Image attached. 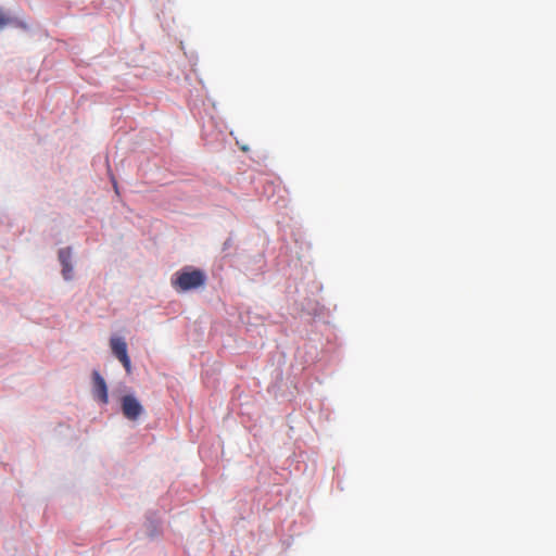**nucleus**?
<instances>
[{
	"mask_svg": "<svg viewBox=\"0 0 556 556\" xmlns=\"http://www.w3.org/2000/svg\"><path fill=\"white\" fill-rule=\"evenodd\" d=\"M205 282V275L200 269L193 270H181L176 273L175 279H173V287L177 291H188L191 289L200 288Z\"/></svg>",
	"mask_w": 556,
	"mask_h": 556,
	"instance_id": "nucleus-1",
	"label": "nucleus"
},
{
	"mask_svg": "<svg viewBox=\"0 0 556 556\" xmlns=\"http://www.w3.org/2000/svg\"><path fill=\"white\" fill-rule=\"evenodd\" d=\"M112 353L123 364L125 370L130 374L131 364L127 353V344L122 338H112L110 341Z\"/></svg>",
	"mask_w": 556,
	"mask_h": 556,
	"instance_id": "nucleus-2",
	"label": "nucleus"
},
{
	"mask_svg": "<svg viewBox=\"0 0 556 556\" xmlns=\"http://www.w3.org/2000/svg\"><path fill=\"white\" fill-rule=\"evenodd\" d=\"M122 413L129 420H137L143 413L140 402L132 395H125L122 399Z\"/></svg>",
	"mask_w": 556,
	"mask_h": 556,
	"instance_id": "nucleus-3",
	"label": "nucleus"
},
{
	"mask_svg": "<svg viewBox=\"0 0 556 556\" xmlns=\"http://www.w3.org/2000/svg\"><path fill=\"white\" fill-rule=\"evenodd\" d=\"M92 379H93V396L102 404H108L109 395H108V387H106L105 380L97 370H94L92 372Z\"/></svg>",
	"mask_w": 556,
	"mask_h": 556,
	"instance_id": "nucleus-4",
	"label": "nucleus"
},
{
	"mask_svg": "<svg viewBox=\"0 0 556 556\" xmlns=\"http://www.w3.org/2000/svg\"><path fill=\"white\" fill-rule=\"evenodd\" d=\"M59 261L62 265V276L65 280L73 279L72 249L63 248L59 251Z\"/></svg>",
	"mask_w": 556,
	"mask_h": 556,
	"instance_id": "nucleus-5",
	"label": "nucleus"
},
{
	"mask_svg": "<svg viewBox=\"0 0 556 556\" xmlns=\"http://www.w3.org/2000/svg\"><path fill=\"white\" fill-rule=\"evenodd\" d=\"M10 23V18L4 15V13L0 10V29L7 26Z\"/></svg>",
	"mask_w": 556,
	"mask_h": 556,
	"instance_id": "nucleus-6",
	"label": "nucleus"
}]
</instances>
